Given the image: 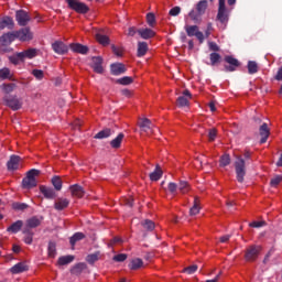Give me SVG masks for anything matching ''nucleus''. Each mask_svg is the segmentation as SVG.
Returning a JSON list of instances; mask_svg holds the SVG:
<instances>
[{"label": "nucleus", "instance_id": "obj_1", "mask_svg": "<svg viewBox=\"0 0 282 282\" xmlns=\"http://www.w3.org/2000/svg\"><path fill=\"white\" fill-rule=\"evenodd\" d=\"M40 173L39 170L29 171L26 177L22 181V186L24 188H34L36 186V177H39Z\"/></svg>", "mask_w": 282, "mask_h": 282}, {"label": "nucleus", "instance_id": "obj_2", "mask_svg": "<svg viewBox=\"0 0 282 282\" xmlns=\"http://www.w3.org/2000/svg\"><path fill=\"white\" fill-rule=\"evenodd\" d=\"M235 169L238 182L240 184L243 183V177H246V161L241 158H237Z\"/></svg>", "mask_w": 282, "mask_h": 282}, {"label": "nucleus", "instance_id": "obj_3", "mask_svg": "<svg viewBox=\"0 0 282 282\" xmlns=\"http://www.w3.org/2000/svg\"><path fill=\"white\" fill-rule=\"evenodd\" d=\"M185 32L187 36H196L197 41L202 44L204 43V33L199 31V26L197 25H187L185 26Z\"/></svg>", "mask_w": 282, "mask_h": 282}, {"label": "nucleus", "instance_id": "obj_4", "mask_svg": "<svg viewBox=\"0 0 282 282\" xmlns=\"http://www.w3.org/2000/svg\"><path fill=\"white\" fill-rule=\"evenodd\" d=\"M67 3L72 10H75V12H79L80 14L89 12V7L79 0H67Z\"/></svg>", "mask_w": 282, "mask_h": 282}, {"label": "nucleus", "instance_id": "obj_5", "mask_svg": "<svg viewBox=\"0 0 282 282\" xmlns=\"http://www.w3.org/2000/svg\"><path fill=\"white\" fill-rule=\"evenodd\" d=\"M218 21L220 23H228V9H226V0H219L218 2Z\"/></svg>", "mask_w": 282, "mask_h": 282}, {"label": "nucleus", "instance_id": "obj_6", "mask_svg": "<svg viewBox=\"0 0 282 282\" xmlns=\"http://www.w3.org/2000/svg\"><path fill=\"white\" fill-rule=\"evenodd\" d=\"M261 252V246H251L247 249L245 258L246 261H254Z\"/></svg>", "mask_w": 282, "mask_h": 282}, {"label": "nucleus", "instance_id": "obj_7", "mask_svg": "<svg viewBox=\"0 0 282 282\" xmlns=\"http://www.w3.org/2000/svg\"><path fill=\"white\" fill-rule=\"evenodd\" d=\"M13 33L15 35V39L22 42L32 41L33 39L32 31H30L28 28L21 29L20 31H15Z\"/></svg>", "mask_w": 282, "mask_h": 282}, {"label": "nucleus", "instance_id": "obj_8", "mask_svg": "<svg viewBox=\"0 0 282 282\" xmlns=\"http://www.w3.org/2000/svg\"><path fill=\"white\" fill-rule=\"evenodd\" d=\"M52 50L55 52V54H59V56H63V54H67L69 52V47L63 43V41H55L52 44Z\"/></svg>", "mask_w": 282, "mask_h": 282}, {"label": "nucleus", "instance_id": "obj_9", "mask_svg": "<svg viewBox=\"0 0 282 282\" xmlns=\"http://www.w3.org/2000/svg\"><path fill=\"white\" fill-rule=\"evenodd\" d=\"M193 98V95H191V91L188 90H184L183 91V95H181L178 98H177V106L178 107H188V102L189 100Z\"/></svg>", "mask_w": 282, "mask_h": 282}, {"label": "nucleus", "instance_id": "obj_10", "mask_svg": "<svg viewBox=\"0 0 282 282\" xmlns=\"http://www.w3.org/2000/svg\"><path fill=\"white\" fill-rule=\"evenodd\" d=\"M43 221V216H33L31 218H29L25 223V230H28L29 228H39V226H41Z\"/></svg>", "mask_w": 282, "mask_h": 282}, {"label": "nucleus", "instance_id": "obj_11", "mask_svg": "<svg viewBox=\"0 0 282 282\" xmlns=\"http://www.w3.org/2000/svg\"><path fill=\"white\" fill-rule=\"evenodd\" d=\"M15 19L19 25H22V26L28 25V23H30V15L28 14V12L23 10L17 11Z\"/></svg>", "mask_w": 282, "mask_h": 282}, {"label": "nucleus", "instance_id": "obj_12", "mask_svg": "<svg viewBox=\"0 0 282 282\" xmlns=\"http://www.w3.org/2000/svg\"><path fill=\"white\" fill-rule=\"evenodd\" d=\"M259 133L261 137L260 144H265L268 142V138H270V128H268V123H262L260 126Z\"/></svg>", "mask_w": 282, "mask_h": 282}, {"label": "nucleus", "instance_id": "obj_13", "mask_svg": "<svg viewBox=\"0 0 282 282\" xmlns=\"http://www.w3.org/2000/svg\"><path fill=\"white\" fill-rule=\"evenodd\" d=\"M9 171H17L21 166V158L18 155H11L10 160L7 163Z\"/></svg>", "mask_w": 282, "mask_h": 282}, {"label": "nucleus", "instance_id": "obj_14", "mask_svg": "<svg viewBox=\"0 0 282 282\" xmlns=\"http://www.w3.org/2000/svg\"><path fill=\"white\" fill-rule=\"evenodd\" d=\"M90 67L96 72V74H102V57H93Z\"/></svg>", "mask_w": 282, "mask_h": 282}, {"label": "nucleus", "instance_id": "obj_15", "mask_svg": "<svg viewBox=\"0 0 282 282\" xmlns=\"http://www.w3.org/2000/svg\"><path fill=\"white\" fill-rule=\"evenodd\" d=\"M28 270H30L28 263L19 262L13 265L9 271L11 272V274H21L22 272H28Z\"/></svg>", "mask_w": 282, "mask_h": 282}, {"label": "nucleus", "instance_id": "obj_16", "mask_svg": "<svg viewBox=\"0 0 282 282\" xmlns=\"http://www.w3.org/2000/svg\"><path fill=\"white\" fill-rule=\"evenodd\" d=\"M110 69L113 76H120V74H124V72H127V67L122 63L111 64Z\"/></svg>", "mask_w": 282, "mask_h": 282}, {"label": "nucleus", "instance_id": "obj_17", "mask_svg": "<svg viewBox=\"0 0 282 282\" xmlns=\"http://www.w3.org/2000/svg\"><path fill=\"white\" fill-rule=\"evenodd\" d=\"M12 30L14 28V20L10 17L0 18V30Z\"/></svg>", "mask_w": 282, "mask_h": 282}, {"label": "nucleus", "instance_id": "obj_18", "mask_svg": "<svg viewBox=\"0 0 282 282\" xmlns=\"http://www.w3.org/2000/svg\"><path fill=\"white\" fill-rule=\"evenodd\" d=\"M15 35H14V32H9V33H6L3 34L1 37H0V43L1 45H3L4 47H7V45H10L13 41H15Z\"/></svg>", "mask_w": 282, "mask_h": 282}, {"label": "nucleus", "instance_id": "obj_19", "mask_svg": "<svg viewBox=\"0 0 282 282\" xmlns=\"http://www.w3.org/2000/svg\"><path fill=\"white\" fill-rule=\"evenodd\" d=\"M40 192L46 199H54L56 197V192H54V188L47 187V186H40Z\"/></svg>", "mask_w": 282, "mask_h": 282}, {"label": "nucleus", "instance_id": "obj_20", "mask_svg": "<svg viewBox=\"0 0 282 282\" xmlns=\"http://www.w3.org/2000/svg\"><path fill=\"white\" fill-rule=\"evenodd\" d=\"M36 54V48H29L26 51L20 52L19 57L22 58V61H25V58L32 59L35 58Z\"/></svg>", "mask_w": 282, "mask_h": 282}, {"label": "nucleus", "instance_id": "obj_21", "mask_svg": "<svg viewBox=\"0 0 282 282\" xmlns=\"http://www.w3.org/2000/svg\"><path fill=\"white\" fill-rule=\"evenodd\" d=\"M139 127L141 130H143L145 133H149V131L151 132L153 129V123H151V120L143 118L140 119L139 121Z\"/></svg>", "mask_w": 282, "mask_h": 282}, {"label": "nucleus", "instance_id": "obj_22", "mask_svg": "<svg viewBox=\"0 0 282 282\" xmlns=\"http://www.w3.org/2000/svg\"><path fill=\"white\" fill-rule=\"evenodd\" d=\"M4 102L8 107L13 109V111L21 109V101H19L17 98L8 99V97H4Z\"/></svg>", "mask_w": 282, "mask_h": 282}, {"label": "nucleus", "instance_id": "obj_23", "mask_svg": "<svg viewBox=\"0 0 282 282\" xmlns=\"http://www.w3.org/2000/svg\"><path fill=\"white\" fill-rule=\"evenodd\" d=\"M69 189L73 197L80 198L85 196V189L80 185H72Z\"/></svg>", "mask_w": 282, "mask_h": 282}, {"label": "nucleus", "instance_id": "obj_24", "mask_svg": "<svg viewBox=\"0 0 282 282\" xmlns=\"http://www.w3.org/2000/svg\"><path fill=\"white\" fill-rule=\"evenodd\" d=\"M149 52V44L147 42H138L137 56H145Z\"/></svg>", "mask_w": 282, "mask_h": 282}, {"label": "nucleus", "instance_id": "obj_25", "mask_svg": "<svg viewBox=\"0 0 282 282\" xmlns=\"http://www.w3.org/2000/svg\"><path fill=\"white\" fill-rule=\"evenodd\" d=\"M138 34L144 40L153 39V36H155V32L151 29H139Z\"/></svg>", "mask_w": 282, "mask_h": 282}, {"label": "nucleus", "instance_id": "obj_26", "mask_svg": "<svg viewBox=\"0 0 282 282\" xmlns=\"http://www.w3.org/2000/svg\"><path fill=\"white\" fill-rule=\"evenodd\" d=\"M72 52H75L76 54H87L89 52V48L83 44H70Z\"/></svg>", "mask_w": 282, "mask_h": 282}, {"label": "nucleus", "instance_id": "obj_27", "mask_svg": "<svg viewBox=\"0 0 282 282\" xmlns=\"http://www.w3.org/2000/svg\"><path fill=\"white\" fill-rule=\"evenodd\" d=\"M67 206H69V199L58 198L55 202L54 208H55V210H65V208H67Z\"/></svg>", "mask_w": 282, "mask_h": 282}, {"label": "nucleus", "instance_id": "obj_28", "mask_svg": "<svg viewBox=\"0 0 282 282\" xmlns=\"http://www.w3.org/2000/svg\"><path fill=\"white\" fill-rule=\"evenodd\" d=\"M21 228H23V221L22 220H18L15 223H13L11 226L8 227V232H11L12 235H17V232H19L21 230Z\"/></svg>", "mask_w": 282, "mask_h": 282}, {"label": "nucleus", "instance_id": "obj_29", "mask_svg": "<svg viewBox=\"0 0 282 282\" xmlns=\"http://www.w3.org/2000/svg\"><path fill=\"white\" fill-rule=\"evenodd\" d=\"M226 63H228L229 67H227L228 72H235V67H239V61H237V58L232 57V56H226L225 57Z\"/></svg>", "mask_w": 282, "mask_h": 282}, {"label": "nucleus", "instance_id": "obj_30", "mask_svg": "<svg viewBox=\"0 0 282 282\" xmlns=\"http://www.w3.org/2000/svg\"><path fill=\"white\" fill-rule=\"evenodd\" d=\"M122 140H124V134L119 133L111 142L110 145L112 149H120V145L122 144Z\"/></svg>", "mask_w": 282, "mask_h": 282}, {"label": "nucleus", "instance_id": "obj_31", "mask_svg": "<svg viewBox=\"0 0 282 282\" xmlns=\"http://www.w3.org/2000/svg\"><path fill=\"white\" fill-rule=\"evenodd\" d=\"M0 79L1 80H10L12 79V72L10 68L4 67L0 69Z\"/></svg>", "mask_w": 282, "mask_h": 282}, {"label": "nucleus", "instance_id": "obj_32", "mask_svg": "<svg viewBox=\"0 0 282 282\" xmlns=\"http://www.w3.org/2000/svg\"><path fill=\"white\" fill-rule=\"evenodd\" d=\"M200 206H199V198H195L194 199V205H193V207L189 209V215L192 216V217H195V215H199V210H200Z\"/></svg>", "mask_w": 282, "mask_h": 282}, {"label": "nucleus", "instance_id": "obj_33", "mask_svg": "<svg viewBox=\"0 0 282 282\" xmlns=\"http://www.w3.org/2000/svg\"><path fill=\"white\" fill-rule=\"evenodd\" d=\"M142 265H143V262H142V259H140V258L133 259L129 263L130 270H140V268H142Z\"/></svg>", "mask_w": 282, "mask_h": 282}, {"label": "nucleus", "instance_id": "obj_34", "mask_svg": "<svg viewBox=\"0 0 282 282\" xmlns=\"http://www.w3.org/2000/svg\"><path fill=\"white\" fill-rule=\"evenodd\" d=\"M74 261V256H63L58 258V265H68Z\"/></svg>", "mask_w": 282, "mask_h": 282}, {"label": "nucleus", "instance_id": "obj_35", "mask_svg": "<svg viewBox=\"0 0 282 282\" xmlns=\"http://www.w3.org/2000/svg\"><path fill=\"white\" fill-rule=\"evenodd\" d=\"M111 129H109V128H107V129H105V130H101V131H99L96 135H95V138L97 139V140H102V139H105V138H109V135H111Z\"/></svg>", "mask_w": 282, "mask_h": 282}, {"label": "nucleus", "instance_id": "obj_36", "mask_svg": "<svg viewBox=\"0 0 282 282\" xmlns=\"http://www.w3.org/2000/svg\"><path fill=\"white\" fill-rule=\"evenodd\" d=\"M160 177H162V170L160 169V166H156V169L154 170V172H152L150 174V180L152 182H158V180H160Z\"/></svg>", "mask_w": 282, "mask_h": 282}, {"label": "nucleus", "instance_id": "obj_37", "mask_svg": "<svg viewBox=\"0 0 282 282\" xmlns=\"http://www.w3.org/2000/svg\"><path fill=\"white\" fill-rule=\"evenodd\" d=\"M85 239V235L83 232H76L74 236L70 237V246H76V242Z\"/></svg>", "mask_w": 282, "mask_h": 282}, {"label": "nucleus", "instance_id": "obj_38", "mask_svg": "<svg viewBox=\"0 0 282 282\" xmlns=\"http://www.w3.org/2000/svg\"><path fill=\"white\" fill-rule=\"evenodd\" d=\"M206 8H208V2H206V0H203L198 2L196 10L198 14H204L206 12Z\"/></svg>", "mask_w": 282, "mask_h": 282}, {"label": "nucleus", "instance_id": "obj_39", "mask_svg": "<svg viewBox=\"0 0 282 282\" xmlns=\"http://www.w3.org/2000/svg\"><path fill=\"white\" fill-rule=\"evenodd\" d=\"M52 184H53L55 191H61V188H63V181L58 176H54L52 178Z\"/></svg>", "mask_w": 282, "mask_h": 282}, {"label": "nucleus", "instance_id": "obj_40", "mask_svg": "<svg viewBox=\"0 0 282 282\" xmlns=\"http://www.w3.org/2000/svg\"><path fill=\"white\" fill-rule=\"evenodd\" d=\"M96 39L100 45H108L109 44V37L107 35L97 33Z\"/></svg>", "mask_w": 282, "mask_h": 282}, {"label": "nucleus", "instance_id": "obj_41", "mask_svg": "<svg viewBox=\"0 0 282 282\" xmlns=\"http://www.w3.org/2000/svg\"><path fill=\"white\" fill-rule=\"evenodd\" d=\"M17 87V85L14 84H3L1 86L2 91H4V94H12V91H14V88Z\"/></svg>", "mask_w": 282, "mask_h": 282}, {"label": "nucleus", "instance_id": "obj_42", "mask_svg": "<svg viewBox=\"0 0 282 282\" xmlns=\"http://www.w3.org/2000/svg\"><path fill=\"white\" fill-rule=\"evenodd\" d=\"M248 72L249 74H257V72H259V66L257 65V62L250 61L248 63Z\"/></svg>", "mask_w": 282, "mask_h": 282}, {"label": "nucleus", "instance_id": "obj_43", "mask_svg": "<svg viewBox=\"0 0 282 282\" xmlns=\"http://www.w3.org/2000/svg\"><path fill=\"white\" fill-rule=\"evenodd\" d=\"M98 259H100V252H95V253L88 254L86 258V261L88 263H96Z\"/></svg>", "mask_w": 282, "mask_h": 282}, {"label": "nucleus", "instance_id": "obj_44", "mask_svg": "<svg viewBox=\"0 0 282 282\" xmlns=\"http://www.w3.org/2000/svg\"><path fill=\"white\" fill-rule=\"evenodd\" d=\"M9 61L13 65H19V63H23V57H20L19 53H15L14 55L9 57Z\"/></svg>", "mask_w": 282, "mask_h": 282}, {"label": "nucleus", "instance_id": "obj_45", "mask_svg": "<svg viewBox=\"0 0 282 282\" xmlns=\"http://www.w3.org/2000/svg\"><path fill=\"white\" fill-rule=\"evenodd\" d=\"M48 257H51V259H54V257H56V243L54 242L48 243Z\"/></svg>", "mask_w": 282, "mask_h": 282}, {"label": "nucleus", "instance_id": "obj_46", "mask_svg": "<svg viewBox=\"0 0 282 282\" xmlns=\"http://www.w3.org/2000/svg\"><path fill=\"white\" fill-rule=\"evenodd\" d=\"M117 83H119V85H131V83H133V78L129 76H124L117 79Z\"/></svg>", "mask_w": 282, "mask_h": 282}, {"label": "nucleus", "instance_id": "obj_47", "mask_svg": "<svg viewBox=\"0 0 282 282\" xmlns=\"http://www.w3.org/2000/svg\"><path fill=\"white\" fill-rule=\"evenodd\" d=\"M142 226H143V228H145V230H154L155 223H153L152 220L147 219L142 223Z\"/></svg>", "mask_w": 282, "mask_h": 282}, {"label": "nucleus", "instance_id": "obj_48", "mask_svg": "<svg viewBox=\"0 0 282 282\" xmlns=\"http://www.w3.org/2000/svg\"><path fill=\"white\" fill-rule=\"evenodd\" d=\"M12 208H13V210H25L28 208V204H25V203H13Z\"/></svg>", "mask_w": 282, "mask_h": 282}, {"label": "nucleus", "instance_id": "obj_49", "mask_svg": "<svg viewBox=\"0 0 282 282\" xmlns=\"http://www.w3.org/2000/svg\"><path fill=\"white\" fill-rule=\"evenodd\" d=\"M24 235H26L24 237V242L28 243L29 246L32 243L33 241V234H30V230L29 229H24Z\"/></svg>", "mask_w": 282, "mask_h": 282}, {"label": "nucleus", "instance_id": "obj_50", "mask_svg": "<svg viewBox=\"0 0 282 282\" xmlns=\"http://www.w3.org/2000/svg\"><path fill=\"white\" fill-rule=\"evenodd\" d=\"M147 21H148V25H150V28H153L155 25V14L148 13Z\"/></svg>", "mask_w": 282, "mask_h": 282}, {"label": "nucleus", "instance_id": "obj_51", "mask_svg": "<svg viewBox=\"0 0 282 282\" xmlns=\"http://www.w3.org/2000/svg\"><path fill=\"white\" fill-rule=\"evenodd\" d=\"M230 164V155L225 154L220 158V166H228Z\"/></svg>", "mask_w": 282, "mask_h": 282}, {"label": "nucleus", "instance_id": "obj_52", "mask_svg": "<svg viewBox=\"0 0 282 282\" xmlns=\"http://www.w3.org/2000/svg\"><path fill=\"white\" fill-rule=\"evenodd\" d=\"M113 261H117L118 263H122V261H127V253H119L115 256Z\"/></svg>", "mask_w": 282, "mask_h": 282}, {"label": "nucleus", "instance_id": "obj_53", "mask_svg": "<svg viewBox=\"0 0 282 282\" xmlns=\"http://www.w3.org/2000/svg\"><path fill=\"white\" fill-rule=\"evenodd\" d=\"M221 56L218 53H212L210 54V63L212 65H215L216 63H219Z\"/></svg>", "mask_w": 282, "mask_h": 282}, {"label": "nucleus", "instance_id": "obj_54", "mask_svg": "<svg viewBox=\"0 0 282 282\" xmlns=\"http://www.w3.org/2000/svg\"><path fill=\"white\" fill-rule=\"evenodd\" d=\"M208 138L209 142H214V140L217 138V130L215 128L209 129Z\"/></svg>", "mask_w": 282, "mask_h": 282}, {"label": "nucleus", "instance_id": "obj_55", "mask_svg": "<svg viewBox=\"0 0 282 282\" xmlns=\"http://www.w3.org/2000/svg\"><path fill=\"white\" fill-rule=\"evenodd\" d=\"M32 74H33V76H34L37 80H43V76H44L43 70H41V69H33V70H32Z\"/></svg>", "mask_w": 282, "mask_h": 282}, {"label": "nucleus", "instance_id": "obj_56", "mask_svg": "<svg viewBox=\"0 0 282 282\" xmlns=\"http://www.w3.org/2000/svg\"><path fill=\"white\" fill-rule=\"evenodd\" d=\"M250 228H263L265 226V221H252L249 224Z\"/></svg>", "mask_w": 282, "mask_h": 282}, {"label": "nucleus", "instance_id": "obj_57", "mask_svg": "<svg viewBox=\"0 0 282 282\" xmlns=\"http://www.w3.org/2000/svg\"><path fill=\"white\" fill-rule=\"evenodd\" d=\"M282 182V176L281 175H276L271 180V186H279V184H281Z\"/></svg>", "mask_w": 282, "mask_h": 282}, {"label": "nucleus", "instance_id": "obj_58", "mask_svg": "<svg viewBox=\"0 0 282 282\" xmlns=\"http://www.w3.org/2000/svg\"><path fill=\"white\" fill-rule=\"evenodd\" d=\"M178 189L181 191V193H188V183L186 182H181L178 185Z\"/></svg>", "mask_w": 282, "mask_h": 282}, {"label": "nucleus", "instance_id": "obj_59", "mask_svg": "<svg viewBox=\"0 0 282 282\" xmlns=\"http://www.w3.org/2000/svg\"><path fill=\"white\" fill-rule=\"evenodd\" d=\"M184 272H186L187 274H195V272H197V265L193 264L191 267H187L184 269Z\"/></svg>", "mask_w": 282, "mask_h": 282}, {"label": "nucleus", "instance_id": "obj_60", "mask_svg": "<svg viewBox=\"0 0 282 282\" xmlns=\"http://www.w3.org/2000/svg\"><path fill=\"white\" fill-rule=\"evenodd\" d=\"M180 12H182V9L180 7H174L170 10L171 17H177V14H180Z\"/></svg>", "mask_w": 282, "mask_h": 282}, {"label": "nucleus", "instance_id": "obj_61", "mask_svg": "<svg viewBox=\"0 0 282 282\" xmlns=\"http://www.w3.org/2000/svg\"><path fill=\"white\" fill-rule=\"evenodd\" d=\"M208 47L212 52H219V46L215 42H208Z\"/></svg>", "mask_w": 282, "mask_h": 282}, {"label": "nucleus", "instance_id": "obj_62", "mask_svg": "<svg viewBox=\"0 0 282 282\" xmlns=\"http://www.w3.org/2000/svg\"><path fill=\"white\" fill-rule=\"evenodd\" d=\"M137 32L138 31L135 30V28L131 26V28H129L127 35L128 36H135Z\"/></svg>", "mask_w": 282, "mask_h": 282}, {"label": "nucleus", "instance_id": "obj_63", "mask_svg": "<svg viewBox=\"0 0 282 282\" xmlns=\"http://www.w3.org/2000/svg\"><path fill=\"white\" fill-rule=\"evenodd\" d=\"M169 191L170 193H175V191H177V185L175 183H170Z\"/></svg>", "mask_w": 282, "mask_h": 282}, {"label": "nucleus", "instance_id": "obj_64", "mask_svg": "<svg viewBox=\"0 0 282 282\" xmlns=\"http://www.w3.org/2000/svg\"><path fill=\"white\" fill-rule=\"evenodd\" d=\"M275 80H282V66L279 68L278 74L275 75Z\"/></svg>", "mask_w": 282, "mask_h": 282}]
</instances>
